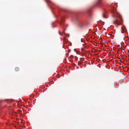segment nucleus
I'll return each mask as SVG.
<instances>
[{
	"label": "nucleus",
	"instance_id": "nucleus-3",
	"mask_svg": "<svg viewBox=\"0 0 129 129\" xmlns=\"http://www.w3.org/2000/svg\"><path fill=\"white\" fill-rule=\"evenodd\" d=\"M101 0H98L96 4V7H99L101 4Z\"/></svg>",
	"mask_w": 129,
	"mask_h": 129
},
{
	"label": "nucleus",
	"instance_id": "nucleus-6",
	"mask_svg": "<svg viewBox=\"0 0 129 129\" xmlns=\"http://www.w3.org/2000/svg\"><path fill=\"white\" fill-rule=\"evenodd\" d=\"M19 69L18 68V67H16L15 68V70L16 71H19Z\"/></svg>",
	"mask_w": 129,
	"mask_h": 129
},
{
	"label": "nucleus",
	"instance_id": "nucleus-2",
	"mask_svg": "<svg viewBox=\"0 0 129 129\" xmlns=\"http://www.w3.org/2000/svg\"><path fill=\"white\" fill-rule=\"evenodd\" d=\"M121 33H124L126 32V28L125 26L121 27Z\"/></svg>",
	"mask_w": 129,
	"mask_h": 129
},
{
	"label": "nucleus",
	"instance_id": "nucleus-7",
	"mask_svg": "<svg viewBox=\"0 0 129 129\" xmlns=\"http://www.w3.org/2000/svg\"><path fill=\"white\" fill-rule=\"evenodd\" d=\"M45 1L47 3L49 2H50V0H45Z\"/></svg>",
	"mask_w": 129,
	"mask_h": 129
},
{
	"label": "nucleus",
	"instance_id": "nucleus-1",
	"mask_svg": "<svg viewBox=\"0 0 129 129\" xmlns=\"http://www.w3.org/2000/svg\"><path fill=\"white\" fill-rule=\"evenodd\" d=\"M116 15V17L119 18L120 20V22L117 19H115L113 21V24L115 25L116 27H117L118 25H120L123 22V21L121 19L122 17L118 13Z\"/></svg>",
	"mask_w": 129,
	"mask_h": 129
},
{
	"label": "nucleus",
	"instance_id": "nucleus-5",
	"mask_svg": "<svg viewBox=\"0 0 129 129\" xmlns=\"http://www.w3.org/2000/svg\"><path fill=\"white\" fill-rule=\"evenodd\" d=\"M115 8H113V10L112 11V13L115 16Z\"/></svg>",
	"mask_w": 129,
	"mask_h": 129
},
{
	"label": "nucleus",
	"instance_id": "nucleus-4",
	"mask_svg": "<svg viewBox=\"0 0 129 129\" xmlns=\"http://www.w3.org/2000/svg\"><path fill=\"white\" fill-rule=\"evenodd\" d=\"M106 11L105 10L103 14V17L105 18H106L107 17L105 16L106 14Z\"/></svg>",
	"mask_w": 129,
	"mask_h": 129
},
{
	"label": "nucleus",
	"instance_id": "nucleus-10",
	"mask_svg": "<svg viewBox=\"0 0 129 129\" xmlns=\"http://www.w3.org/2000/svg\"><path fill=\"white\" fill-rule=\"evenodd\" d=\"M59 34H60V35H61V34H60V33H59Z\"/></svg>",
	"mask_w": 129,
	"mask_h": 129
},
{
	"label": "nucleus",
	"instance_id": "nucleus-8",
	"mask_svg": "<svg viewBox=\"0 0 129 129\" xmlns=\"http://www.w3.org/2000/svg\"><path fill=\"white\" fill-rule=\"evenodd\" d=\"M81 64V63L80 62H78V65H80Z\"/></svg>",
	"mask_w": 129,
	"mask_h": 129
},
{
	"label": "nucleus",
	"instance_id": "nucleus-9",
	"mask_svg": "<svg viewBox=\"0 0 129 129\" xmlns=\"http://www.w3.org/2000/svg\"><path fill=\"white\" fill-rule=\"evenodd\" d=\"M59 34H60V35H61V34H60V33H59Z\"/></svg>",
	"mask_w": 129,
	"mask_h": 129
}]
</instances>
